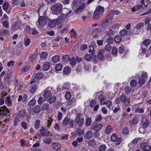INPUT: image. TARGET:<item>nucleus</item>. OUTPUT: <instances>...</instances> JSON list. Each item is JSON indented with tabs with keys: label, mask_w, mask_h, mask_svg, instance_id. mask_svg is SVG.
<instances>
[{
	"label": "nucleus",
	"mask_w": 151,
	"mask_h": 151,
	"mask_svg": "<svg viewBox=\"0 0 151 151\" xmlns=\"http://www.w3.org/2000/svg\"><path fill=\"white\" fill-rule=\"evenodd\" d=\"M74 121L72 119H70L65 117L63 120L62 124L64 126L67 125L68 127L72 128L73 127Z\"/></svg>",
	"instance_id": "423d86ee"
},
{
	"label": "nucleus",
	"mask_w": 151,
	"mask_h": 151,
	"mask_svg": "<svg viewBox=\"0 0 151 151\" xmlns=\"http://www.w3.org/2000/svg\"><path fill=\"white\" fill-rule=\"evenodd\" d=\"M45 100L44 99V98H43L42 97L40 96L39 98L37 101L39 104H41Z\"/></svg>",
	"instance_id": "603ef678"
},
{
	"label": "nucleus",
	"mask_w": 151,
	"mask_h": 151,
	"mask_svg": "<svg viewBox=\"0 0 151 151\" xmlns=\"http://www.w3.org/2000/svg\"><path fill=\"white\" fill-rule=\"evenodd\" d=\"M104 11V8L103 6H98L96 8L93 13V17L94 19H98L100 17Z\"/></svg>",
	"instance_id": "20e7f679"
},
{
	"label": "nucleus",
	"mask_w": 151,
	"mask_h": 151,
	"mask_svg": "<svg viewBox=\"0 0 151 151\" xmlns=\"http://www.w3.org/2000/svg\"><path fill=\"white\" fill-rule=\"evenodd\" d=\"M26 31L30 35H35L38 34V31L35 28L31 29L29 26L27 27L26 28Z\"/></svg>",
	"instance_id": "4468645a"
},
{
	"label": "nucleus",
	"mask_w": 151,
	"mask_h": 151,
	"mask_svg": "<svg viewBox=\"0 0 151 151\" xmlns=\"http://www.w3.org/2000/svg\"><path fill=\"white\" fill-rule=\"evenodd\" d=\"M70 58L68 55H63L62 57V60L65 62L66 63L69 61Z\"/></svg>",
	"instance_id": "f704fd0d"
},
{
	"label": "nucleus",
	"mask_w": 151,
	"mask_h": 151,
	"mask_svg": "<svg viewBox=\"0 0 151 151\" xmlns=\"http://www.w3.org/2000/svg\"><path fill=\"white\" fill-rule=\"evenodd\" d=\"M71 68L70 67H66L64 68L63 70V73L64 74H67L70 71Z\"/></svg>",
	"instance_id": "72a5a7b5"
},
{
	"label": "nucleus",
	"mask_w": 151,
	"mask_h": 151,
	"mask_svg": "<svg viewBox=\"0 0 151 151\" xmlns=\"http://www.w3.org/2000/svg\"><path fill=\"white\" fill-rule=\"evenodd\" d=\"M53 91L52 89V88L48 87L46 88L43 92L42 96L45 99L47 100L52 95V92Z\"/></svg>",
	"instance_id": "39448f33"
},
{
	"label": "nucleus",
	"mask_w": 151,
	"mask_h": 151,
	"mask_svg": "<svg viewBox=\"0 0 151 151\" xmlns=\"http://www.w3.org/2000/svg\"><path fill=\"white\" fill-rule=\"evenodd\" d=\"M141 148L143 151H151V147L146 143H143L141 144Z\"/></svg>",
	"instance_id": "ddd939ff"
},
{
	"label": "nucleus",
	"mask_w": 151,
	"mask_h": 151,
	"mask_svg": "<svg viewBox=\"0 0 151 151\" xmlns=\"http://www.w3.org/2000/svg\"><path fill=\"white\" fill-rule=\"evenodd\" d=\"M59 57L58 55H55L52 58V60L53 62L56 63L59 60Z\"/></svg>",
	"instance_id": "e433bc0d"
},
{
	"label": "nucleus",
	"mask_w": 151,
	"mask_h": 151,
	"mask_svg": "<svg viewBox=\"0 0 151 151\" xmlns=\"http://www.w3.org/2000/svg\"><path fill=\"white\" fill-rule=\"evenodd\" d=\"M103 125L101 124H99L95 125L93 127V130L96 132L100 130L103 127Z\"/></svg>",
	"instance_id": "4be33fe9"
},
{
	"label": "nucleus",
	"mask_w": 151,
	"mask_h": 151,
	"mask_svg": "<svg viewBox=\"0 0 151 151\" xmlns=\"http://www.w3.org/2000/svg\"><path fill=\"white\" fill-rule=\"evenodd\" d=\"M10 111L8 110L5 106L0 107V116L1 117H3L6 115V113H9Z\"/></svg>",
	"instance_id": "9d476101"
},
{
	"label": "nucleus",
	"mask_w": 151,
	"mask_h": 151,
	"mask_svg": "<svg viewBox=\"0 0 151 151\" xmlns=\"http://www.w3.org/2000/svg\"><path fill=\"white\" fill-rule=\"evenodd\" d=\"M119 27V25L117 23H116L114 25L110 26V28L113 29L114 30L118 29Z\"/></svg>",
	"instance_id": "864d4df0"
},
{
	"label": "nucleus",
	"mask_w": 151,
	"mask_h": 151,
	"mask_svg": "<svg viewBox=\"0 0 151 151\" xmlns=\"http://www.w3.org/2000/svg\"><path fill=\"white\" fill-rule=\"evenodd\" d=\"M84 58L86 60L89 61L91 59V55L90 54H87L85 55Z\"/></svg>",
	"instance_id": "774afa93"
},
{
	"label": "nucleus",
	"mask_w": 151,
	"mask_h": 151,
	"mask_svg": "<svg viewBox=\"0 0 151 151\" xmlns=\"http://www.w3.org/2000/svg\"><path fill=\"white\" fill-rule=\"evenodd\" d=\"M6 103L7 104V105L9 106H11L12 105L10 97L7 96L5 99Z\"/></svg>",
	"instance_id": "c756f323"
},
{
	"label": "nucleus",
	"mask_w": 151,
	"mask_h": 151,
	"mask_svg": "<svg viewBox=\"0 0 151 151\" xmlns=\"http://www.w3.org/2000/svg\"><path fill=\"white\" fill-rule=\"evenodd\" d=\"M105 34L108 36H112L114 35V32L111 28H110V27L108 31L105 32Z\"/></svg>",
	"instance_id": "b1692460"
},
{
	"label": "nucleus",
	"mask_w": 151,
	"mask_h": 151,
	"mask_svg": "<svg viewBox=\"0 0 151 151\" xmlns=\"http://www.w3.org/2000/svg\"><path fill=\"white\" fill-rule=\"evenodd\" d=\"M53 122V120L51 118H48L47 120V127L49 128L50 127V125L52 124V123Z\"/></svg>",
	"instance_id": "052dcab7"
},
{
	"label": "nucleus",
	"mask_w": 151,
	"mask_h": 151,
	"mask_svg": "<svg viewBox=\"0 0 151 151\" xmlns=\"http://www.w3.org/2000/svg\"><path fill=\"white\" fill-rule=\"evenodd\" d=\"M30 68V66H26L24 67L21 70V71L23 72H25L28 71Z\"/></svg>",
	"instance_id": "13d9d810"
},
{
	"label": "nucleus",
	"mask_w": 151,
	"mask_h": 151,
	"mask_svg": "<svg viewBox=\"0 0 151 151\" xmlns=\"http://www.w3.org/2000/svg\"><path fill=\"white\" fill-rule=\"evenodd\" d=\"M111 49V46L109 44L106 45L104 47V50L107 51L109 52Z\"/></svg>",
	"instance_id": "680f3d73"
},
{
	"label": "nucleus",
	"mask_w": 151,
	"mask_h": 151,
	"mask_svg": "<svg viewBox=\"0 0 151 151\" xmlns=\"http://www.w3.org/2000/svg\"><path fill=\"white\" fill-rule=\"evenodd\" d=\"M141 122L143 128L145 129L149 126L150 120L145 115H143L141 117Z\"/></svg>",
	"instance_id": "0eeeda50"
},
{
	"label": "nucleus",
	"mask_w": 151,
	"mask_h": 151,
	"mask_svg": "<svg viewBox=\"0 0 151 151\" xmlns=\"http://www.w3.org/2000/svg\"><path fill=\"white\" fill-rule=\"evenodd\" d=\"M122 134L124 135L128 134L129 133V131L128 129L126 127H125L123 128L122 129Z\"/></svg>",
	"instance_id": "0e129e2a"
},
{
	"label": "nucleus",
	"mask_w": 151,
	"mask_h": 151,
	"mask_svg": "<svg viewBox=\"0 0 151 151\" xmlns=\"http://www.w3.org/2000/svg\"><path fill=\"white\" fill-rule=\"evenodd\" d=\"M62 7L61 4L57 3L51 6V10L53 14L57 15L61 12Z\"/></svg>",
	"instance_id": "7ed1b4c3"
},
{
	"label": "nucleus",
	"mask_w": 151,
	"mask_h": 151,
	"mask_svg": "<svg viewBox=\"0 0 151 151\" xmlns=\"http://www.w3.org/2000/svg\"><path fill=\"white\" fill-rule=\"evenodd\" d=\"M66 18V17L65 15L63 13H62L60 16L59 17L58 19V21L60 20L61 21H63L65 20Z\"/></svg>",
	"instance_id": "a18cd8bd"
},
{
	"label": "nucleus",
	"mask_w": 151,
	"mask_h": 151,
	"mask_svg": "<svg viewBox=\"0 0 151 151\" xmlns=\"http://www.w3.org/2000/svg\"><path fill=\"white\" fill-rule=\"evenodd\" d=\"M58 24V21L55 19H53L49 22L48 26L50 28H53Z\"/></svg>",
	"instance_id": "6ab92c4d"
},
{
	"label": "nucleus",
	"mask_w": 151,
	"mask_h": 151,
	"mask_svg": "<svg viewBox=\"0 0 151 151\" xmlns=\"http://www.w3.org/2000/svg\"><path fill=\"white\" fill-rule=\"evenodd\" d=\"M76 62V60L75 58H72L70 60V64L72 66H74L75 65Z\"/></svg>",
	"instance_id": "bf43d9fd"
},
{
	"label": "nucleus",
	"mask_w": 151,
	"mask_h": 151,
	"mask_svg": "<svg viewBox=\"0 0 151 151\" xmlns=\"http://www.w3.org/2000/svg\"><path fill=\"white\" fill-rule=\"evenodd\" d=\"M114 41L117 43H120L122 39V37L119 35L116 36L114 38Z\"/></svg>",
	"instance_id": "4c0bfd02"
},
{
	"label": "nucleus",
	"mask_w": 151,
	"mask_h": 151,
	"mask_svg": "<svg viewBox=\"0 0 151 151\" xmlns=\"http://www.w3.org/2000/svg\"><path fill=\"white\" fill-rule=\"evenodd\" d=\"M65 96L67 100H69L71 97V93L69 91L67 92L65 94Z\"/></svg>",
	"instance_id": "ea45409f"
},
{
	"label": "nucleus",
	"mask_w": 151,
	"mask_h": 151,
	"mask_svg": "<svg viewBox=\"0 0 151 151\" xmlns=\"http://www.w3.org/2000/svg\"><path fill=\"white\" fill-rule=\"evenodd\" d=\"M35 113L38 114L41 111L40 106L39 105L36 106L34 108Z\"/></svg>",
	"instance_id": "7c9ffc66"
},
{
	"label": "nucleus",
	"mask_w": 151,
	"mask_h": 151,
	"mask_svg": "<svg viewBox=\"0 0 151 151\" xmlns=\"http://www.w3.org/2000/svg\"><path fill=\"white\" fill-rule=\"evenodd\" d=\"M40 124V121L37 120L36 121L35 124V129H37L39 127Z\"/></svg>",
	"instance_id": "49530a36"
},
{
	"label": "nucleus",
	"mask_w": 151,
	"mask_h": 151,
	"mask_svg": "<svg viewBox=\"0 0 151 151\" xmlns=\"http://www.w3.org/2000/svg\"><path fill=\"white\" fill-rule=\"evenodd\" d=\"M73 4L74 6L78 8L75 10V13L77 14H79L82 12L86 5L85 3L81 4L79 0L75 1Z\"/></svg>",
	"instance_id": "f03ea898"
},
{
	"label": "nucleus",
	"mask_w": 151,
	"mask_h": 151,
	"mask_svg": "<svg viewBox=\"0 0 151 151\" xmlns=\"http://www.w3.org/2000/svg\"><path fill=\"white\" fill-rule=\"evenodd\" d=\"M50 66V64L48 62H46L42 65V68L43 70L45 71L49 69Z\"/></svg>",
	"instance_id": "412c9836"
},
{
	"label": "nucleus",
	"mask_w": 151,
	"mask_h": 151,
	"mask_svg": "<svg viewBox=\"0 0 151 151\" xmlns=\"http://www.w3.org/2000/svg\"><path fill=\"white\" fill-rule=\"evenodd\" d=\"M144 24L143 23H139L136 25L134 29V33L135 34H138V33L136 32H135V30H139L142 27H143Z\"/></svg>",
	"instance_id": "a211bd4d"
},
{
	"label": "nucleus",
	"mask_w": 151,
	"mask_h": 151,
	"mask_svg": "<svg viewBox=\"0 0 151 151\" xmlns=\"http://www.w3.org/2000/svg\"><path fill=\"white\" fill-rule=\"evenodd\" d=\"M91 123V119L90 117H88L86 119V124L88 126H89Z\"/></svg>",
	"instance_id": "3c124183"
},
{
	"label": "nucleus",
	"mask_w": 151,
	"mask_h": 151,
	"mask_svg": "<svg viewBox=\"0 0 151 151\" xmlns=\"http://www.w3.org/2000/svg\"><path fill=\"white\" fill-rule=\"evenodd\" d=\"M41 134L43 136L48 137L50 135V133L49 132L45 131L40 132Z\"/></svg>",
	"instance_id": "c03bdc74"
},
{
	"label": "nucleus",
	"mask_w": 151,
	"mask_h": 151,
	"mask_svg": "<svg viewBox=\"0 0 151 151\" xmlns=\"http://www.w3.org/2000/svg\"><path fill=\"white\" fill-rule=\"evenodd\" d=\"M49 107V105L48 104L44 103L42 106V110H47Z\"/></svg>",
	"instance_id": "e2e57ef3"
},
{
	"label": "nucleus",
	"mask_w": 151,
	"mask_h": 151,
	"mask_svg": "<svg viewBox=\"0 0 151 151\" xmlns=\"http://www.w3.org/2000/svg\"><path fill=\"white\" fill-rule=\"evenodd\" d=\"M19 28V25L17 24H14L11 27V29L13 31H14L18 29Z\"/></svg>",
	"instance_id": "79ce46f5"
},
{
	"label": "nucleus",
	"mask_w": 151,
	"mask_h": 151,
	"mask_svg": "<svg viewBox=\"0 0 151 151\" xmlns=\"http://www.w3.org/2000/svg\"><path fill=\"white\" fill-rule=\"evenodd\" d=\"M24 45L25 46H27L28 45H29L30 43V39L29 38H27V37H25L24 38Z\"/></svg>",
	"instance_id": "37998d69"
},
{
	"label": "nucleus",
	"mask_w": 151,
	"mask_h": 151,
	"mask_svg": "<svg viewBox=\"0 0 151 151\" xmlns=\"http://www.w3.org/2000/svg\"><path fill=\"white\" fill-rule=\"evenodd\" d=\"M106 148V146L104 145H101L98 147V150L99 151H104Z\"/></svg>",
	"instance_id": "6e6d98bb"
},
{
	"label": "nucleus",
	"mask_w": 151,
	"mask_h": 151,
	"mask_svg": "<svg viewBox=\"0 0 151 151\" xmlns=\"http://www.w3.org/2000/svg\"><path fill=\"white\" fill-rule=\"evenodd\" d=\"M137 83V82L136 80H133L131 81L130 85L132 87H134L136 86Z\"/></svg>",
	"instance_id": "8fccbe9b"
},
{
	"label": "nucleus",
	"mask_w": 151,
	"mask_h": 151,
	"mask_svg": "<svg viewBox=\"0 0 151 151\" xmlns=\"http://www.w3.org/2000/svg\"><path fill=\"white\" fill-rule=\"evenodd\" d=\"M81 114L78 113L77 114L75 119V123L78 124L79 127L82 126L84 122V120L83 118H81Z\"/></svg>",
	"instance_id": "6e6552de"
},
{
	"label": "nucleus",
	"mask_w": 151,
	"mask_h": 151,
	"mask_svg": "<svg viewBox=\"0 0 151 151\" xmlns=\"http://www.w3.org/2000/svg\"><path fill=\"white\" fill-rule=\"evenodd\" d=\"M102 94H101L99 96V99L100 101V103L101 104V105H104L106 104V99L104 98H102Z\"/></svg>",
	"instance_id": "393cba45"
},
{
	"label": "nucleus",
	"mask_w": 151,
	"mask_h": 151,
	"mask_svg": "<svg viewBox=\"0 0 151 151\" xmlns=\"http://www.w3.org/2000/svg\"><path fill=\"white\" fill-rule=\"evenodd\" d=\"M37 86L36 84H34L31 87L30 92L31 93L33 94L37 89Z\"/></svg>",
	"instance_id": "cd10ccee"
},
{
	"label": "nucleus",
	"mask_w": 151,
	"mask_h": 151,
	"mask_svg": "<svg viewBox=\"0 0 151 151\" xmlns=\"http://www.w3.org/2000/svg\"><path fill=\"white\" fill-rule=\"evenodd\" d=\"M93 135V133L91 131H88L86 133L85 137L86 139H90L92 138Z\"/></svg>",
	"instance_id": "aec40b11"
},
{
	"label": "nucleus",
	"mask_w": 151,
	"mask_h": 151,
	"mask_svg": "<svg viewBox=\"0 0 151 151\" xmlns=\"http://www.w3.org/2000/svg\"><path fill=\"white\" fill-rule=\"evenodd\" d=\"M43 142L47 144H50L52 142V141L50 138H48L44 139Z\"/></svg>",
	"instance_id": "5fc2aeb1"
},
{
	"label": "nucleus",
	"mask_w": 151,
	"mask_h": 151,
	"mask_svg": "<svg viewBox=\"0 0 151 151\" xmlns=\"http://www.w3.org/2000/svg\"><path fill=\"white\" fill-rule=\"evenodd\" d=\"M56 99V97L52 95L47 100H49V102L50 104H52L53 103Z\"/></svg>",
	"instance_id": "2f4dec72"
},
{
	"label": "nucleus",
	"mask_w": 151,
	"mask_h": 151,
	"mask_svg": "<svg viewBox=\"0 0 151 151\" xmlns=\"http://www.w3.org/2000/svg\"><path fill=\"white\" fill-rule=\"evenodd\" d=\"M120 99L122 102L126 106H128L129 104L130 100L124 94H122L120 97Z\"/></svg>",
	"instance_id": "f8f14e48"
},
{
	"label": "nucleus",
	"mask_w": 151,
	"mask_h": 151,
	"mask_svg": "<svg viewBox=\"0 0 151 151\" xmlns=\"http://www.w3.org/2000/svg\"><path fill=\"white\" fill-rule=\"evenodd\" d=\"M133 108H135L134 111L135 113H143L144 112V110L143 108H140L139 106L137 105H135L133 106Z\"/></svg>",
	"instance_id": "dca6fc26"
},
{
	"label": "nucleus",
	"mask_w": 151,
	"mask_h": 151,
	"mask_svg": "<svg viewBox=\"0 0 151 151\" xmlns=\"http://www.w3.org/2000/svg\"><path fill=\"white\" fill-rule=\"evenodd\" d=\"M113 19V17L111 15H108L106 18L101 23V27L103 29H106L110 25Z\"/></svg>",
	"instance_id": "f257e3e1"
},
{
	"label": "nucleus",
	"mask_w": 151,
	"mask_h": 151,
	"mask_svg": "<svg viewBox=\"0 0 151 151\" xmlns=\"http://www.w3.org/2000/svg\"><path fill=\"white\" fill-rule=\"evenodd\" d=\"M124 91L127 95H129L131 92V88L129 86H127L124 89Z\"/></svg>",
	"instance_id": "c85d7f7f"
},
{
	"label": "nucleus",
	"mask_w": 151,
	"mask_h": 151,
	"mask_svg": "<svg viewBox=\"0 0 151 151\" xmlns=\"http://www.w3.org/2000/svg\"><path fill=\"white\" fill-rule=\"evenodd\" d=\"M127 33V30L125 29H123L121 30L119 32V34L120 35L122 36H124L126 35Z\"/></svg>",
	"instance_id": "58836bf2"
},
{
	"label": "nucleus",
	"mask_w": 151,
	"mask_h": 151,
	"mask_svg": "<svg viewBox=\"0 0 151 151\" xmlns=\"http://www.w3.org/2000/svg\"><path fill=\"white\" fill-rule=\"evenodd\" d=\"M96 142L95 140L94 139H92L90 140L88 142V144L90 146H93L94 145L96 144Z\"/></svg>",
	"instance_id": "69168bd1"
},
{
	"label": "nucleus",
	"mask_w": 151,
	"mask_h": 151,
	"mask_svg": "<svg viewBox=\"0 0 151 151\" xmlns=\"http://www.w3.org/2000/svg\"><path fill=\"white\" fill-rule=\"evenodd\" d=\"M138 121V118L137 116L134 117L132 120V122L133 124H137Z\"/></svg>",
	"instance_id": "a19ab883"
},
{
	"label": "nucleus",
	"mask_w": 151,
	"mask_h": 151,
	"mask_svg": "<svg viewBox=\"0 0 151 151\" xmlns=\"http://www.w3.org/2000/svg\"><path fill=\"white\" fill-rule=\"evenodd\" d=\"M91 59L95 63H96L98 62V60L96 59V57L94 55H91Z\"/></svg>",
	"instance_id": "de8ad7c7"
},
{
	"label": "nucleus",
	"mask_w": 151,
	"mask_h": 151,
	"mask_svg": "<svg viewBox=\"0 0 151 151\" xmlns=\"http://www.w3.org/2000/svg\"><path fill=\"white\" fill-rule=\"evenodd\" d=\"M47 23V21L46 19L43 17H40L38 18L37 23L39 27L45 25Z\"/></svg>",
	"instance_id": "9b49d317"
},
{
	"label": "nucleus",
	"mask_w": 151,
	"mask_h": 151,
	"mask_svg": "<svg viewBox=\"0 0 151 151\" xmlns=\"http://www.w3.org/2000/svg\"><path fill=\"white\" fill-rule=\"evenodd\" d=\"M112 128L111 126L110 125H108L106 127L105 130V132L106 134H108L110 133L111 130Z\"/></svg>",
	"instance_id": "bb28decb"
},
{
	"label": "nucleus",
	"mask_w": 151,
	"mask_h": 151,
	"mask_svg": "<svg viewBox=\"0 0 151 151\" xmlns=\"http://www.w3.org/2000/svg\"><path fill=\"white\" fill-rule=\"evenodd\" d=\"M47 56V53L45 52H42L40 55V59L42 60L46 58Z\"/></svg>",
	"instance_id": "c9c22d12"
},
{
	"label": "nucleus",
	"mask_w": 151,
	"mask_h": 151,
	"mask_svg": "<svg viewBox=\"0 0 151 151\" xmlns=\"http://www.w3.org/2000/svg\"><path fill=\"white\" fill-rule=\"evenodd\" d=\"M150 43V40L148 39H146L143 41L141 44V47H142V46L143 45H145L146 46H148Z\"/></svg>",
	"instance_id": "a878e982"
},
{
	"label": "nucleus",
	"mask_w": 151,
	"mask_h": 151,
	"mask_svg": "<svg viewBox=\"0 0 151 151\" xmlns=\"http://www.w3.org/2000/svg\"><path fill=\"white\" fill-rule=\"evenodd\" d=\"M114 41L113 38L112 37H109L107 40L106 42L108 43V44H112Z\"/></svg>",
	"instance_id": "09e8293b"
},
{
	"label": "nucleus",
	"mask_w": 151,
	"mask_h": 151,
	"mask_svg": "<svg viewBox=\"0 0 151 151\" xmlns=\"http://www.w3.org/2000/svg\"><path fill=\"white\" fill-rule=\"evenodd\" d=\"M102 119V118L101 114H98L96 115L95 121L96 122H98L101 121Z\"/></svg>",
	"instance_id": "4d7b16f0"
},
{
	"label": "nucleus",
	"mask_w": 151,
	"mask_h": 151,
	"mask_svg": "<svg viewBox=\"0 0 151 151\" xmlns=\"http://www.w3.org/2000/svg\"><path fill=\"white\" fill-rule=\"evenodd\" d=\"M51 146L55 150L58 151L61 147V145L58 143L53 142L51 144Z\"/></svg>",
	"instance_id": "f3484780"
},
{
	"label": "nucleus",
	"mask_w": 151,
	"mask_h": 151,
	"mask_svg": "<svg viewBox=\"0 0 151 151\" xmlns=\"http://www.w3.org/2000/svg\"><path fill=\"white\" fill-rule=\"evenodd\" d=\"M63 68V65L61 64H58L55 66V70L57 71L61 70Z\"/></svg>",
	"instance_id": "473e14b6"
},
{
	"label": "nucleus",
	"mask_w": 151,
	"mask_h": 151,
	"mask_svg": "<svg viewBox=\"0 0 151 151\" xmlns=\"http://www.w3.org/2000/svg\"><path fill=\"white\" fill-rule=\"evenodd\" d=\"M43 74L41 72H38L34 75V78L37 79H40L43 77Z\"/></svg>",
	"instance_id": "5701e85b"
},
{
	"label": "nucleus",
	"mask_w": 151,
	"mask_h": 151,
	"mask_svg": "<svg viewBox=\"0 0 151 151\" xmlns=\"http://www.w3.org/2000/svg\"><path fill=\"white\" fill-rule=\"evenodd\" d=\"M111 139L114 142H115L116 145H118L120 144L122 139L121 137H118L116 134L115 133L112 134L111 137Z\"/></svg>",
	"instance_id": "1a4fd4ad"
},
{
	"label": "nucleus",
	"mask_w": 151,
	"mask_h": 151,
	"mask_svg": "<svg viewBox=\"0 0 151 151\" xmlns=\"http://www.w3.org/2000/svg\"><path fill=\"white\" fill-rule=\"evenodd\" d=\"M18 114L21 119H24L26 115V111L24 109H20L18 112Z\"/></svg>",
	"instance_id": "2eb2a0df"
},
{
	"label": "nucleus",
	"mask_w": 151,
	"mask_h": 151,
	"mask_svg": "<svg viewBox=\"0 0 151 151\" xmlns=\"http://www.w3.org/2000/svg\"><path fill=\"white\" fill-rule=\"evenodd\" d=\"M12 75V72L10 70H8L6 75L4 77H6L8 78H9Z\"/></svg>",
	"instance_id": "338daca9"
}]
</instances>
